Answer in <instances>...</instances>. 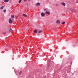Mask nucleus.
Returning a JSON list of instances; mask_svg holds the SVG:
<instances>
[{
    "instance_id": "obj_1",
    "label": "nucleus",
    "mask_w": 78,
    "mask_h": 78,
    "mask_svg": "<svg viewBox=\"0 0 78 78\" xmlns=\"http://www.w3.org/2000/svg\"><path fill=\"white\" fill-rule=\"evenodd\" d=\"M61 5L62 6L65 7L66 6V3L65 2H63L61 3Z\"/></svg>"
},
{
    "instance_id": "obj_2",
    "label": "nucleus",
    "mask_w": 78,
    "mask_h": 78,
    "mask_svg": "<svg viewBox=\"0 0 78 78\" xmlns=\"http://www.w3.org/2000/svg\"><path fill=\"white\" fill-rule=\"evenodd\" d=\"M9 23L10 24H12L13 23L12 21L11 20V19H9Z\"/></svg>"
},
{
    "instance_id": "obj_3",
    "label": "nucleus",
    "mask_w": 78,
    "mask_h": 78,
    "mask_svg": "<svg viewBox=\"0 0 78 78\" xmlns=\"http://www.w3.org/2000/svg\"><path fill=\"white\" fill-rule=\"evenodd\" d=\"M41 16L42 17H44L45 16V13L44 12H41Z\"/></svg>"
},
{
    "instance_id": "obj_4",
    "label": "nucleus",
    "mask_w": 78,
    "mask_h": 78,
    "mask_svg": "<svg viewBox=\"0 0 78 78\" xmlns=\"http://www.w3.org/2000/svg\"><path fill=\"white\" fill-rule=\"evenodd\" d=\"M45 14H49L50 15V12L49 11H47L46 12H45Z\"/></svg>"
},
{
    "instance_id": "obj_5",
    "label": "nucleus",
    "mask_w": 78,
    "mask_h": 78,
    "mask_svg": "<svg viewBox=\"0 0 78 78\" xmlns=\"http://www.w3.org/2000/svg\"><path fill=\"white\" fill-rule=\"evenodd\" d=\"M35 5L36 6H40V3L39 2H37Z\"/></svg>"
},
{
    "instance_id": "obj_6",
    "label": "nucleus",
    "mask_w": 78,
    "mask_h": 78,
    "mask_svg": "<svg viewBox=\"0 0 78 78\" xmlns=\"http://www.w3.org/2000/svg\"><path fill=\"white\" fill-rule=\"evenodd\" d=\"M9 0H4V2H8Z\"/></svg>"
},
{
    "instance_id": "obj_7",
    "label": "nucleus",
    "mask_w": 78,
    "mask_h": 78,
    "mask_svg": "<svg viewBox=\"0 0 78 78\" xmlns=\"http://www.w3.org/2000/svg\"><path fill=\"white\" fill-rule=\"evenodd\" d=\"M60 23V22L59 20H58L57 21H56V23L57 24L59 23Z\"/></svg>"
},
{
    "instance_id": "obj_8",
    "label": "nucleus",
    "mask_w": 78,
    "mask_h": 78,
    "mask_svg": "<svg viewBox=\"0 0 78 78\" xmlns=\"http://www.w3.org/2000/svg\"><path fill=\"white\" fill-rule=\"evenodd\" d=\"M4 8V6H3L2 5V7H1V8H0V9H3Z\"/></svg>"
},
{
    "instance_id": "obj_9",
    "label": "nucleus",
    "mask_w": 78,
    "mask_h": 78,
    "mask_svg": "<svg viewBox=\"0 0 78 78\" xmlns=\"http://www.w3.org/2000/svg\"><path fill=\"white\" fill-rule=\"evenodd\" d=\"M44 11H48V9H46V8H45L44 9Z\"/></svg>"
},
{
    "instance_id": "obj_10",
    "label": "nucleus",
    "mask_w": 78,
    "mask_h": 78,
    "mask_svg": "<svg viewBox=\"0 0 78 78\" xmlns=\"http://www.w3.org/2000/svg\"><path fill=\"white\" fill-rule=\"evenodd\" d=\"M11 31H12V29H11V28H10L9 30V33H10Z\"/></svg>"
},
{
    "instance_id": "obj_11",
    "label": "nucleus",
    "mask_w": 78,
    "mask_h": 78,
    "mask_svg": "<svg viewBox=\"0 0 78 78\" xmlns=\"http://www.w3.org/2000/svg\"><path fill=\"white\" fill-rule=\"evenodd\" d=\"M23 16H24V17H27V15H26L25 14H23Z\"/></svg>"
},
{
    "instance_id": "obj_12",
    "label": "nucleus",
    "mask_w": 78,
    "mask_h": 78,
    "mask_svg": "<svg viewBox=\"0 0 78 78\" xmlns=\"http://www.w3.org/2000/svg\"><path fill=\"white\" fill-rule=\"evenodd\" d=\"M22 73V71H20V72H19V75H21V74Z\"/></svg>"
},
{
    "instance_id": "obj_13",
    "label": "nucleus",
    "mask_w": 78,
    "mask_h": 78,
    "mask_svg": "<svg viewBox=\"0 0 78 78\" xmlns=\"http://www.w3.org/2000/svg\"><path fill=\"white\" fill-rule=\"evenodd\" d=\"M34 32L35 33H37V30H34Z\"/></svg>"
},
{
    "instance_id": "obj_14",
    "label": "nucleus",
    "mask_w": 78,
    "mask_h": 78,
    "mask_svg": "<svg viewBox=\"0 0 78 78\" xmlns=\"http://www.w3.org/2000/svg\"><path fill=\"white\" fill-rule=\"evenodd\" d=\"M41 32H42L41 30L38 31V33H41Z\"/></svg>"
},
{
    "instance_id": "obj_15",
    "label": "nucleus",
    "mask_w": 78,
    "mask_h": 78,
    "mask_svg": "<svg viewBox=\"0 0 78 78\" xmlns=\"http://www.w3.org/2000/svg\"><path fill=\"white\" fill-rule=\"evenodd\" d=\"M14 15H12L11 16V18H14Z\"/></svg>"
},
{
    "instance_id": "obj_16",
    "label": "nucleus",
    "mask_w": 78,
    "mask_h": 78,
    "mask_svg": "<svg viewBox=\"0 0 78 78\" xmlns=\"http://www.w3.org/2000/svg\"><path fill=\"white\" fill-rule=\"evenodd\" d=\"M21 1H22V0H19V3H20Z\"/></svg>"
},
{
    "instance_id": "obj_17",
    "label": "nucleus",
    "mask_w": 78,
    "mask_h": 78,
    "mask_svg": "<svg viewBox=\"0 0 78 78\" xmlns=\"http://www.w3.org/2000/svg\"><path fill=\"white\" fill-rule=\"evenodd\" d=\"M65 23V22H63L62 23V24H64Z\"/></svg>"
},
{
    "instance_id": "obj_18",
    "label": "nucleus",
    "mask_w": 78,
    "mask_h": 78,
    "mask_svg": "<svg viewBox=\"0 0 78 78\" xmlns=\"http://www.w3.org/2000/svg\"><path fill=\"white\" fill-rule=\"evenodd\" d=\"M6 12V10H3V12Z\"/></svg>"
},
{
    "instance_id": "obj_19",
    "label": "nucleus",
    "mask_w": 78,
    "mask_h": 78,
    "mask_svg": "<svg viewBox=\"0 0 78 78\" xmlns=\"http://www.w3.org/2000/svg\"><path fill=\"white\" fill-rule=\"evenodd\" d=\"M2 34H3L4 35L6 34V33H5V32H3V33Z\"/></svg>"
},
{
    "instance_id": "obj_20",
    "label": "nucleus",
    "mask_w": 78,
    "mask_h": 78,
    "mask_svg": "<svg viewBox=\"0 0 78 78\" xmlns=\"http://www.w3.org/2000/svg\"><path fill=\"white\" fill-rule=\"evenodd\" d=\"M19 17V15L17 17H16V18L18 19V17Z\"/></svg>"
},
{
    "instance_id": "obj_21",
    "label": "nucleus",
    "mask_w": 78,
    "mask_h": 78,
    "mask_svg": "<svg viewBox=\"0 0 78 78\" xmlns=\"http://www.w3.org/2000/svg\"><path fill=\"white\" fill-rule=\"evenodd\" d=\"M78 3V0L76 1V3Z\"/></svg>"
},
{
    "instance_id": "obj_22",
    "label": "nucleus",
    "mask_w": 78,
    "mask_h": 78,
    "mask_svg": "<svg viewBox=\"0 0 78 78\" xmlns=\"http://www.w3.org/2000/svg\"><path fill=\"white\" fill-rule=\"evenodd\" d=\"M55 5H56V6H57L58 5L57 4V3Z\"/></svg>"
},
{
    "instance_id": "obj_23",
    "label": "nucleus",
    "mask_w": 78,
    "mask_h": 78,
    "mask_svg": "<svg viewBox=\"0 0 78 78\" xmlns=\"http://www.w3.org/2000/svg\"><path fill=\"white\" fill-rule=\"evenodd\" d=\"M7 37H6L5 38V39H6V38Z\"/></svg>"
},
{
    "instance_id": "obj_24",
    "label": "nucleus",
    "mask_w": 78,
    "mask_h": 78,
    "mask_svg": "<svg viewBox=\"0 0 78 78\" xmlns=\"http://www.w3.org/2000/svg\"><path fill=\"white\" fill-rule=\"evenodd\" d=\"M49 67V65H48V67Z\"/></svg>"
},
{
    "instance_id": "obj_25",
    "label": "nucleus",
    "mask_w": 78,
    "mask_h": 78,
    "mask_svg": "<svg viewBox=\"0 0 78 78\" xmlns=\"http://www.w3.org/2000/svg\"><path fill=\"white\" fill-rule=\"evenodd\" d=\"M27 5H28V4H27Z\"/></svg>"
},
{
    "instance_id": "obj_26",
    "label": "nucleus",
    "mask_w": 78,
    "mask_h": 78,
    "mask_svg": "<svg viewBox=\"0 0 78 78\" xmlns=\"http://www.w3.org/2000/svg\"><path fill=\"white\" fill-rule=\"evenodd\" d=\"M77 17H78V16H77Z\"/></svg>"
},
{
    "instance_id": "obj_27",
    "label": "nucleus",
    "mask_w": 78,
    "mask_h": 78,
    "mask_svg": "<svg viewBox=\"0 0 78 78\" xmlns=\"http://www.w3.org/2000/svg\"><path fill=\"white\" fill-rule=\"evenodd\" d=\"M20 21H21V20H20Z\"/></svg>"
},
{
    "instance_id": "obj_28",
    "label": "nucleus",
    "mask_w": 78,
    "mask_h": 78,
    "mask_svg": "<svg viewBox=\"0 0 78 78\" xmlns=\"http://www.w3.org/2000/svg\"><path fill=\"white\" fill-rule=\"evenodd\" d=\"M20 21H21V20H20Z\"/></svg>"
}]
</instances>
